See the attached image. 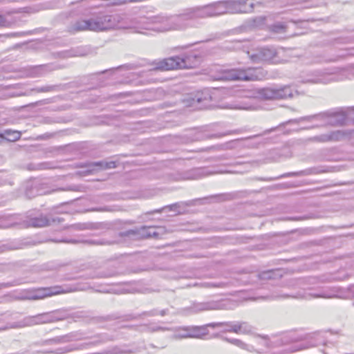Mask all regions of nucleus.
Listing matches in <instances>:
<instances>
[{
  "label": "nucleus",
  "mask_w": 354,
  "mask_h": 354,
  "mask_svg": "<svg viewBox=\"0 0 354 354\" xmlns=\"http://www.w3.org/2000/svg\"><path fill=\"white\" fill-rule=\"evenodd\" d=\"M214 17L212 3L194 6L185 9L178 15L171 17L157 16L153 18V23L158 26L152 28L157 32H166L183 28L182 21L194 19Z\"/></svg>",
  "instance_id": "obj_1"
},
{
  "label": "nucleus",
  "mask_w": 354,
  "mask_h": 354,
  "mask_svg": "<svg viewBox=\"0 0 354 354\" xmlns=\"http://www.w3.org/2000/svg\"><path fill=\"white\" fill-rule=\"evenodd\" d=\"M267 73L259 67L232 68L223 71L217 78L220 80L255 82L263 80Z\"/></svg>",
  "instance_id": "obj_2"
},
{
  "label": "nucleus",
  "mask_w": 354,
  "mask_h": 354,
  "mask_svg": "<svg viewBox=\"0 0 354 354\" xmlns=\"http://www.w3.org/2000/svg\"><path fill=\"white\" fill-rule=\"evenodd\" d=\"M92 31L103 32L114 28H125L123 24V17L118 14L109 15L100 12L90 17Z\"/></svg>",
  "instance_id": "obj_3"
},
{
  "label": "nucleus",
  "mask_w": 354,
  "mask_h": 354,
  "mask_svg": "<svg viewBox=\"0 0 354 354\" xmlns=\"http://www.w3.org/2000/svg\"><path fill=\"white\" fill-rule=\"evenodd\" d=\"M342 289L339 287H327L318 292H308L305 295L298 294L296 296H292L293 298L297 299H308L310 298H324V299H333V298H343L341 295ZM292 297V296L288 295H272L270 296L262 297V299L268 300H273L277 299H285Z\"/></svg>",
  "instance_id": "obj_4"
},
{
  "label": "nucleus",
  "mask_w": 354,
  "mask_h": 354,
  "mask_svg": "<svg viewBox=\"0 0 354 354\" xmlns=\"http://www.w3.org/2000/svg\"><path fill=\"white\" fill-rule=\"evenodd\" d=\"M71 291V290H64L61 286L28 289L20 292L17 296V299L19 300H38L58 294L69 292Z\"/></svg>",
  "instance_id": "obj_5"
},
{
  "label": "nucleus",
  "mask_w": 354,
  "mask_h": 354,
  "mask_svg": "<svg viewBox=\"0 0 354 354\" xmlns=\"http://www.w3.org/2000/svg\"><path fill=\"white\" fill-rule=\"evenodd\" d=\"M258 93L265 100H286L292 98L298 92L293 90L290 86L280 87H267L259 89Z\"/></svg>",
  "instance_id": "obj_6"
},
{
  "label": "nucleus",
  "mask_w": 354,
  "mask_h": 354,
  "mask_svg": "<svg viewBox=\"0 0 354 354\" xmlns=\"http://www.w3.org/2000/svg\"><path fill=\"white\" fill-rule=\"evenodd\" d=\"M154 64V69L160 71L183 69L188 67L185 58L178 56L163 59L158 61Z\"/></svg>",
  "instance_id": "obj_7"
},
{
  "label": "nucleus",
  "mask_w": 354,
  "mask_h": 354,
  "mask_svg": "<svg viewBox=\"0 0 354 354\" xmlns=\"http://www.w3.org/2000/svg\"><path fill=\"white\" fill-rule=\"evenodd\" d=\"M120 236H131L135 239H157V233L156 232V227L153 226H142L135 230H129L120 233Z\"/></svg>",
  "instance_id": "obj_8"
},
{
  "label": "nucleus",
  "mask_w": 354,
  "mask_h": 354,
  "mask_svg": "<svg viewBox=\"0 0 354 354\" xmlns=\"http://www.w3.org/2000/svg\"><path fill=\"white\" fill-rule=\"evenodd\" d=\"M228 13H247L253 10L254 3L248 0H225Z\"/></svg>",
  "instance_id": "obj_9"
},
{
  "label": "nucleus",
  "mask_w": 354,
  "mask_h": 354,
  "mask_svg": "<svg viewBox=\"0 0 354 354\" xmlns=\"http://www.w3.org/2000/svg\"><path fill=\"white\" fill-rule=\"evenodd\" d=\"M248 54L253 63H261L272 60L276 55V51L271 48H261L252 53L248 52Z\"/></svg>",
  "instance_id": "obj_10"
},
{
  "label": "nucleus",
  "mask_w": 354,
  "mask_h": 354,
  "mask_svg": "<svg viewBox=\"0 0 354 354\" xmlns=\"http://www.w3.org/2000/svg\"><path fill=\"white\" fill-rule=\"evenodd\" d=\"M346 133L342 130L331 131L326 133L320 134L308 138V140L313 142H335L342 140Z\"/></svg>",
  "instance_id": "obj_11"
},
{
  "label": "nucleus",
  "mask_w": 354,
  "mask_h": 354,
  "mask_svg": "<svg viewBox=\"0 0 354 354\" xmlns=\"http://www.w3.org/2000/svg\"><path fill=\"white\" fill-rule=\"evenodd\" d=\"M334 73V71H317L314 73L313 76L311 78L306 80V82L314 84H328L335 81V78L332 76Z\"/></svg>",
  "instance_id": "obj_12"
},
{
  "label": "nucleus",
  "mask_w": 354,
  "mask_h": 354,
  "mask_svg": "<svg viewBox=\"0 0 354 354\" xmlns=\"http://www.w3.org/2000/svg\"><path fill=\"white\" fill-rule=\"evenodd\" d=\"M67 31L73 35L79 32L92 31L90 18L87 19H80L71 23L67 27Z\"/></svg>",
  "instance_id": "obj_13"
},
{
  "label": "nucleus",
  "mask_w": 354,
  "mask_h": 354,
  "mask_svg": "<svg viewBox=\"0 0 354 354\" xmlns=\"http://www.w3.org/2000/svg\"><path fill=\"white\" fill-rule=\"evenodd\" d=\"M63 221L64 219L59 217H53L50 219L46 216H40L31 218L29 221V225L35 227H42L48 226L53 223H61Z\"/></svg>",
  "instance_id": "obj_14"
},
{
  "label": "nucleus",
  "mask_w": 354,
  "mask_h": 354,
  "mask_svg": "<svg viewBox=\"0 0 354 354\" xmlns=\"http://www.w3.org/2000/svg\"><path fill=\"white\" fill-rule=\"evenodd\" d=\"M216 173V171H210L206 168H195L185 174L183 178L187 180H196Z\"/></svg>",
  "instance_id": "obj_15"
},
{
  "label": "nucleus",
  "mask_w": 354,
  "mask_h": 354,
  "mask_svg": "<svg viewBox=\"0 0 354 354\" xmlns=\"http://www.w3.org/2000/svg\"><path fill=\"white\" fill-rule=\"evenodd\" d=\"M328 125L332 127L342 126L344 124L346 115L340 112L328 111Z\"/></svg>",
  "instance_id": "obj_16"
},
{
  "label": "nucleus",
  "mask_w": 354,
  "mask_h": 354,
  "mask_svg": "<svg viewBox=\"0 0 354 354\" xmlns=\"http://www.w3.org/2000/svg\"><path fill=\"white\" fill-rule=\"evenodd\" d=\"M80 338L78 337L77 334L71 333L63 336L55 337L52 339H46L44 341V344L50 345V344H59L63 343H67L74 340H79Z\"/></svg>",
  "instance_id": "obj_17"
},
{
  "label": "nucleus",
  "mask_w": 354,
  "mask_h": 354,
  "mask_svg": "<svg viewBox=\"0 0 354 354\" xmlns=\"http://www.w3.org/2000/svg\"><path fill=\"white\" fill-rule=\"evenodd\" d=\"M222 308H223V306L220 302L210 301L194 304L193 310L198 313L203 310H218Z\"/></svg>",
  "instance_id": "obj_18"
},
{
  "label": "nucleus",
  "mask_w": 354,
  "mask_h": 354,
  "mask_svg": "<svg viewBox=\"0 0 354 354\" xmlns=\"http://www.w3.org/2000/svg\"><path fill=\"white\" fill-rule=\"evenodd\" d=\"M67 243H82L87 245H112L116 243L115 241H107L105 239H100V240H94V239H82V240H76V239H71L69 241H66Z\"/></svg>",
  "instance_id": "obj_19"
},
{
  "label": "nucleus",
  "mask_w": 354,
  "mask_h": 354,
  "mask_svg": "<svg viewBox=\"0 0 354 354\" xmlns=\"http://www.w3.org/2000/svg\"><path fill=\"white\" fill-rule=\"evenodd\" d=\"M212 7L214 17L228 13L225 0L212 3Z\"/></svg>",
  "instance_id": "obj_20"
},
{
  "label": "nucleus",
  "mask_w": 354,
  "mask_h": 354,
  "mask_svg": "<svg viewBox=\"0 0 354 354\" xmlns=\"http://www.w3.org/2000/svg\"><path fill=\"white\" fill-rule=\"evenodd\" d=\"M189 331L190 338H203V336L207 335L208 331H205V326H193L187 328Z\"/></svg>",
  "instance_id": "obj_21"
},
{
  "label": "nucleus",
  "mask_w": 354,
  "mask_h": 354,
  "mask_svg": "<svg viewBox=\"0 0 354 354\" xmlns=\"http://www.w3.org/2000/svg\"><path fill=\"white\" fill-rule=\"evenodd\" d=\"M223 339L228 343L235 345L237 347L242 348L243 350H246L249 352H254L255 351V348H254V346L245 344L241 339H234V338L230 339V338H227V337H223Z\"/></svg>",
  "instance_id": "obj_22"
},
{
  "label": "nucleus",
  "mask_w": 354,
  "mask_h": 354,
  "mask_svg": "<svg viewBox=\"0 0 354 354\" xmlns=\"http://www.w3.org/2000/svg\"><path fill=\"white\" fill-rule=\"evenodd\" d=\"M316 169L315 168H309L305 170H301L295 172H288L286 173L281 176V178H287V177H300V176H310L312 174H317Z\"/></svg>",
  "instance_id": "obj_23"
},
{
  "label": "nucleus",
  "mask_w": 354,
  "mask_h": 354,
  "mask_svg": "<svg viewBox=\"0 0 354 354\" xmlns=\"http://www.w3.org/2000/svg\"><path fill=\"white\" fill-rule=\"evenodd\" d=\"M35 321L33 316L26 317L21 320L15 322L11 324L10 328H19L28 326H35Z\"/></svg>",
  "instance_id": "obj_24"
},
{
  "label": "nucleus",
  "mask_w": 354,
  "mask_h": 354,
  "mask_svg": "<svg viewBox=\"0 0 354 354\" xmlns=\"http://www.w3.org/2000/svg\"><path fill=\"white\" fill-rule=\"evenodd\" d=\"M21 132L11 129L4 130L3 133H0L1 138H5L10 142L18 140L21 138Z\"/></svg>",
  "instance_id": "obj_25"
},
{
  "label": "nucleus",
  "mask_w": 354,
  "mask_h": 354,
  "mask_svg": "<svg viewBox=\"0 0 354 354\" xmlns=\"http://www.w3.org/2000/svg\"><path fill=\"white\" fill-rule=\"evenodd\" d=\"M212 97L208 91L202 92L201 94L198 93L196 95L195 98L193 99L194 102L198 104L203 103V107H205L207 104L211 101Z\"/></svg>",
  "instance_id": "obj_26"
},
{
  "label": "nucleus",
  "mask_w": 354,
  "mask_h": 354,
  "mask_svg": "<svg viewBox=\"0 0 354 354\" xmlns=\"http://www.w3.org/2000/svg\"><path fill=\"white\" fill-rule=\"evenodd\" d=\"M32 33V31H29L27 32H10V33H6V34H0V43L3 42L5 41V39H6L8 38L21 37V36H24L26 35H30Z\"/></svg>",
  "instance_id": "obj_27"
},
{
  "label": "nucleus",
  "mask_w": 354,
  "mask_h": 354,
  "mask_svg": "<svg viewBox=\"0 0 354 354\" xmlns=\"http://www.w3.org/2000/svg\"><path fill=\"white\" fill-rule=\"evenodd\" d=\"M225 326H230V329H225V332H232L237 334H241V330H240V323L239 322H225Z\"/></svg>",
  "instance_id": "obj_28"
},
{
  "label": "nucleus",
  "mask_w": 354,
  "mask_h": 354,
  "mask_svg": "<svg viewBox=\"0 0 354 354\" xmlns=\"http://www.w3.org/2000/svg\"><path fill=\"white\" fill-rule=\"evenodd\" d=\"M41 320H43V324L52 323L59 321L60 319L57 317L53 313H42L41 314Z\"/></svg>",
  "instance_id": "obj_29"
},
{
  "label": "nucleus",
  "mask_w": 354,
  "mask_h": 354,
  "mask_svg": "<svg viewBox=\"0 0 354 354\" xmlns=\"http://www.w3.org/2000/svg\"><path fill=\"white\" fill-rule=\"evenodd\" d=\"M286 26L282 23H276L273 24L270 29L274 33H283L286 32Z\"/></svg>",
  "instance_id": "obj_30"
},
{
  "label": "nucleus",
  "mask_w": 354,
  "mask_h": 354,
  "mask_svg": "<svg viewBox=\"0 0 354 354\" xmlns=\"http://www.w3.org/2000/svg\"><path fill=\"white\" fill-rule=\"evenodd\" d=\"M239 323L241 334H250L252 332L253 328L248 323L245 322H241Z\"/></svg>",
  "instance_id": "obj_31"
},
{
  "label": "nucleus",
  "mask_w": 354,
  "mask_h": 354,
  "mask_svg": "<svg viewBox=\"0 0 354 354\" xmlns=\"http://www.w3.org/2000/svg\"><path fill=\"white\" fill-rule=\"evenodd\" d=\"M313 120H315V115H308V116L301 117L297 119L290 120L288 122V123L298 124L300 122H303V121L312 122Z\"/></svg>",
  "instance_id": "obj_32"
},
{
  "label": "nucleus",
  "mask_w": 354,
  "mask_h": 354,
  "mask_svg": "<svg viewBox=\"0 0 354 354\" xmlns=\"http://www.w3.org/2000/svg\"><path fill=\"white\" fill-rule=\"evenodd\" d=\"M274 272L272 270H267L260 272L258 277L261 280H268L274 278Z\"/></svg>",
  "instance_id": "obj_33"
},
{
  "label": "nucleus",
  "mask_w": 354,
  "mask_h": 354,
  "mask_svg": "<svg viewBox=\"0 0 354 354\" xmlns=\"http://www.w3.org/2000/svg\"><path fill=\"white\" fill-rule=\"evenodd\" d=\"M96 166H100L103 169H111L116 167V162L114 161L110 162H97L94 163Z\"/></svg>",
  "instance_id": "obj_34"
},
{
  "label": "nucleus",
  "mask_w": 354,
  "mask_h": 354,
  "mask_svg": "<svg viewBox=\"0 0 354 354\" xmlns=\"http://www.w3.org/2000/svg\"><path fill=\"white\" fill-rule=\"evenodd\" d=\"M12 22L8 20L6 17L3 15H0V28H10Z\"/></svg>",
  "instance_id": "obj_35"
},
{
  "label": "nucleus",
  "mask_w": 354,
  "mask_h": 354,
  "mask_svg": "<svg viewBox=\"0 0 354 354\" xmlns=\"http://www.w3.org/2000/svg\"><path fill=\"white\" fill-rule=\"evenodd\" d=\"M55 88V86H44L41 87H37L35 88H32V91H36L37 93H45V92H50L54 91Z\"/></svg>",
  "instance_id": "obj_36"
},
{
  "label": "nucleus",
  "mask_w": 354,
  "mask_h": 354,
  "mask_svg": "<svg viewBox=\"0 0 354 354\" xmlns=\"http://www.w3.org/2000/svg\"><path fill=\"white\" fill-rule=\"evenodd\" d=\"M178 207H179V204L178 203H174V204L165 206L162 209H156V210L154 211V212L160 213V212H162V210L163 209H166V208H168L170 211H176Z\"/></svg>",
  "instance_id": "obj_37"
},
{
  "label": "nucleus",
  "mask_w": 354,
  "mask_h": 354,
  "mask_svg": "<svg viewBox=\"0 0 354 354\" xmlns=\"http://www.w3.org/2000/svg\"><path fill=\"white\" fill-rule=\"evenodd\" d=\"M174 337L176 339H178V338H188V337H190L189 336V331L187 330V328H183V332L182 333H179L176 335H174Z\"/></svg>",
  "instance_id": "obj_38"
},
{
  "label": "nucleus",
  "mask_w": 354,
  "mask_h": 354,
  "mask_svg": "<svg viewBox=\"0 0 354 354\" xmlns=\"http://www.w3.org/2000/svg\"><path fill=\"white\" fill-rule=\"evenodd\" d=\"M328 118V111L315 115V120L323 122V119Z\"/></svg>",
  "instance_id": "obj_39"
},
{
  "label": "nucleus",
  "mask_w": 354,
  "mask_h": 354,
  "mask_svg": "<svg viewBox=\"0 0 354 354\" xmlns=\"http://www.w3.org/2000/svg\"><path fill=\"white\" fill-rule=\"evenodd\" d=\"M225 326V322H213V323H209V324H205L203 326H205V331H207V327H211V328H216L218 326Z\"/></svg>",
  "instance_id": "obj_40"
},
{
  "label": "nucleus",
  "mask_w": 354,
  "mask_h": 354,
  "mask_svg": "<svg viewBox=\"0 0 354 354\" xmlns=\"http://www.w3.org/2000/svg\"><path fill=\"white\" fill-rule=\"evenodd\" d=\"M156 232L157 233V239H158L160 236L166 233V230L164 227H156Z\"/></svg>",
  "instance_id": "obj_41"
},
{
  "label": "nucleus",
  "mask_w": 354,
  "mask_h": 354,
  "mask_svg": "<svg viewBox=\"0 0 354 354\" xmlns=\"http://www.w3.org/2000/svg\"><path fill=\"white\" fill-rule=\"evenodd\" d=\"M33 318H34L35 325L43 324V320H41L42 319L41 314H38L37 315H35V316H33Z\"/></svg>",
  "instance_id": "obj_42"
},
{
  "label": "nucleus",
  "mask_w": 354,
  "mask_h": 354,
  "mask_svg": "<svg viewBox=\"0 0 354 354\" xmlns=\"http://www.w3.org/2000/svg\"><path fill=\"white\" fill-rule=\"evenodd\" d=\"M91 210L92 211H97V212H106V211H110V209L107 207H104L93 208Z\"/></svg>",
  "instance_id": "obj_43"
},
{
  "label": "nucleus",
  "mask_w": 354,
  "mask_h": 354,
  "mask_svg": "<svg viewBox=\"0 0 354 354\" xmlns=\"http://www.w3.org/2000/svg\"><path fill=\"white\" fill-rule=\"evenodd\" d=\"M71 350H73V348H59L55 353H64L70 351Z\"/></svg>",
  "instance_id": "obj_44"
},
{
  "label": "nucleus",
  "mask_w": 354,
  "mask_h": 354,
  "mask_svg": "<svg viewBox=\"0 0 354 354\" xmlns=\"http://www.w3.org/2000/svg\"><path fill=\"white\" fill-rule=\"evenodd\" d=\"M335 59H327V58H324V57L319 58L317 60V62H335Z\"/></svg>",
  "instance_id": "obj_45"
},
{
  "label": "nucleus",
  "mask_w": 354,
  "mask_h": 354,
  "mask_svg": "<svg viewBox=\"0 0 354 354\" xmlns=\"http://www.w3.org/2000/svg\"><path fill=\"white\" fill-rule=\"evenodd\" d=\"M42 9H44V8H41L40 6H37L35 8H30V10H31L29 12L34 13V12H37Z\"/></svg>",
  "instance_id": "obj_46"
},
{
  "label": "nucleus",
  "mask_w": 354,
  "mask_h": 354,
  "mask_svg": "<svg viewBox=\"0 0 354 354\" xmlns=\"http://www.w3.org/2000/svg\"><path fill=\"white\" fill-rule=\"evenodd\" d=\"M230 134V132L225 133H219V134H212L209 136V138H221L222 136H224L225 135Z\"/></svg>",
  "instance_id": "obj_47"
},
{
  "label": "nucleus",
  "mask_w": 354,
  "mask_h": 354,
  "mask_svg": "<svg viewBox=\"0 0 354 354\" xmlns=\"http://www.w3.org/2000/svg\"><path fill=\"white\" fill-rule=\"evenodd\" d=\"M122 352L119 348H114L112 351H109V354H120Z\"/></svg>",
  "instance_id": "obj_48"
},
{
  "label": "nucleus",
  "mask_w": 354,
  "mask_h": 354,
  "mask_svg": "<svg viewBox=\"0 0 354 354\" xmlns=\"http://www.w3.org/2000/svg\"><path fill=\"white\" fill-rule=\"evenodd\" d=\"M212 287H219V288H223L225 286V284L224 283H211L210 285Z\"/></svg>",
  "instance_id": "obj_49"
},
{
  "label": "nucleus",
  "mask_w": 354,
  "mask_h": 354,
  "mask_svg": "<svg viewBox=\"0 0 354 354\" xmlns=\"http://www.w3.org/2000/svg\"><path fill=\"white\" fill-rule=\"evenodd\" d=\"M158 315V313L156 310H151V311H149L147 313V315L149 316H156Z\"/></svg>",
  "instance_id": "obj_50"
},
{
  "label": "nucleus",
  "mask_w": 354,
  "mask_h": 354,
  "mask_svg": "<svg viewBox=\"0 0 354 354\" xmlns=\"http://www.w3.org/2000/svg\"><path fill=\"white\" fill-rule=\"evenodd\" d=\"M319 127H328V119H323V122L319 125Z\"/></svg>",
  "instance_id": "obj_51"
},
{
  "label": "nucleus",
  "mask_w": 354,
  "mask_h": 354,
  "mask_svg": "<svg viewBox=\"0 0 354 354\" xmlns=\"http://www.w3.org/2000/svg\"><path fill=\"white\" fill-rule=\"evenodd\" d=\"M167 313V310H162L160 311L159 314L161 315V316H165Z\"/></svg>",
  "instance_id": "obj_52"
},
{
  "label": "nucleus",
  "mask_w": 354,
  "mask_h": 354,
  "mask_svg": "<svg viewBox=\"0 0 354 354\" xmlns=\"http://www.w3.org/2000/svg\"><path fill=\"white\" fill-rule=\"evenodd\" d=\"M165 329H166V328H163V327H158V328H156V329H153V331H156V330H165Z\"/></svg>",
  "instance_id": "obj_53"
},
{
  "label": "nucleus",
  "mask_w": 354,
  "mask_h": 354,
  "mask_svg": "<svg viewBox=\"0 0 354 354\" xmlns=\"http://www.w3.org/2000/svg\"><path fill=\"white\" fill-rule=\"evenodd\" d=\"M236 109H250V107L239 106V107H236Z\"/></svg>",
  "instance_id": "obj_54"
},
{
  "label": "nucleus",
  "mask_w": 354,
  "mask_h": 354,
  "mask_svg": "<svg viewBox=\"0 0 354 354\" xmlns=\"http://www.w3.org/2000/svg\"><path fill=\"white\" fill-rule=\"evenodd\" d=\"M4 251V245L0 246V252Z\"/></svg>",
  "instance_id": "obj_55"
},
{
  "label": "nucleus",
  "mask_w": 354,
  "mask_h": 354,
  "mask_svg": "<svg viewBox=\"0 0 354 354\" xmlns=\"http://www.w3.org/2000/svg\"><path fill=\"white\" fill-rule=\"evenodd\" d=\"M316 126H313V127H311V128H314ZM317 127H319V125H317ZM308 129H310V127H308Z\"/></svg>",
  "instance_id": "obj_56"
},
{
  "label": "nucleus",
  "mask_w": 354,
  "mask_h": 354,
  "mask_svg": "<svg viewBox=\"0 0 354 354\" xmlns=\"http://www.w3.org/2000/svg\"><path fill=\"white\" fill-rule=\"evenodd\" d=\"M227 328L226 329H230V326H227Z\"/></svg>",
  "instance_id": "obj_57"
}]
</instances>
